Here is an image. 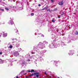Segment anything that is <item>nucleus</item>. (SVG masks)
Returning <instances> with one entry per match:
<instances>
[{"label":"nucleus","instance_id":"1","mask_svg":"<svg viewBox=\"0 0 78 78\" xmlns=\"http://www.w3.org/2000/svg\"><path fill=\"white\" fill-rule=\"evenodd\" d=\"M36 75V77L38 78L39 77V73H34V74H32L30 75V76H34V75Z\"/></svg>","mask_w":78,"mask_h":78},{"label":"nucleus","instance_id":"2","mask_svg":"<svg viewBox=\"0 0 78 78\" xmlns=\"http://www.w3.org/2000/svg\"><path fill=\"white\" fill-rule=\"evenodd\" d=\"M58 5H60V6H62V5H63V1H62V2H60L58 3Z\"/></svg>","mask_w":78,"mask_h":78},{"label":"nucleus","instance_id":"3","mask_svg":"<svg viewBox=\"0 0 78 78\" xmlns=\"http://www.w3.org/2000/svg\"><path fill=\"white\" fill-rule=\"evenodd\" d=\"M9 25H12L13 24V21H12V20H11L10 21H9Z\"/></svg>","mask_w":78,"mask_h":78},{"label":"nucleus","instance_id":"4","mask_svg":"<svg viewBox=\"0 0 78 78\" xmlns=\"http://www.w3.org/2000/svg\"><path fill=\"white\" fill-rule=\"evenodd\" d=\"M3 37H6V36H7V34H3Z\"/></svg>","mask_w":78,"mask_h":78},{"label":"nucleus","instance_id":"5","mask_svg":"<svg viewBox=\"0 0 78 78\" xmlns=\"http://www.w3.org/2000/svg\"><path fill=\"white\" fill-rule=\"evenodd\" d=\"M44 9H48V6H47L46 7H44Z\"/></svg>","mask_w":78,"mask_h":78},{"label":"nucleus","instance_id":"6","mask_svg":"<svg viewBox=\"0 0 78 78\" xmlns=\"http://www.w3.org/2000/svg\"><path fill=\"white\" fill-rule=\"evenodd\" d=\"M64 12H62L61 13V15H64Z\"/></svg>","mask_w":78,"mask_h":78},{"label":"nucleus","instance_id":"7","mask_svg":"<svg viewBox=\"0 0 78 78\" xmlns=\"http://www.w3.org/2000/svg\"><path fill=\"white\" fill-rule=\"evenodd\" d=\"M31 16H34V13H31Z\"/></svg>","mask_w":78,"mask_h":78},{"label":"nucleus","instance_id":"8","mask_svg":"<svg viewBox=\"0 0 78 78\" xmlns=\"http://www.w3.org/2000/svg\"><path fill=\"white\" fill-rule=\"evenodd\" d=\"M76 35H78V31H76Z\"/></svg>","mask_w":78,"mask_h":78},{"label":"nucleus","instance_id":"9","mask_svg":"<svg viewBox=\"0 0 78 78\" xmlns=\"http://www.w3.org/2000/svg\"><path fill=\"white\" fill-rule=\"evenodd\" d=\"M9 48H12V45H10Z\"/></svg>","mask_w":78,"mask_h":78},{"label":"nucleus","instance_id":"10","mask_svg":"<svg viewBox=\"0 0 78 78\" xmlns=\"http://www.w3.org/2000/svg\"><path fill=\"white\" fill-rule=\"evenodd\" d=\"M31 72H34V69H32L31 70Z\"/></svg>","mask_w":78,"mask_h":78},{"label":"nucleus","instance_id":"11","mask_svg":"<svg viewBox=\"0 0 78 78\" xmlns=\"http://www.w3.org/2000/svg\"><path fill=\"white\" fill-rule=\"evenodd\" d=\"M18 32H19V31H18V30H16V31H15V33H17V34L18 33Z\"/></svg>","mask_w":78,"mask_h":78},{"label":"nucleus","instance_id":"12","mask_svg":"<svg viewBox=\"0 0 78 78\" xmlns=\"http://www.w3.org/2000/svg\"><path fill=\"white\" fill-rule=\"evenodd\" d=\"M5 9H6V10H7V11H8L9 10V9L8 8H5Z\"/></svg>","mask_w":78,"mask_h":78},{"label":"nucleus","instance_id":"13","mask_svg":"<svg viewBox=\"0 0 78 78\" xmlns=\"http://www.w3.org/2000/svg\"><path fill=\"white\" fill-rule=\"evenodd\" d=\"M2 35V33H0V37H1Z\"/></svg>","mask_w":78,"mask_h":78},{"label":"nucleus","instance_id":"14","mask_svg":"<svg viewBox=\"0 0 78 78\" xmlns=\"http://www.w3.org/2000/svg\"><path fill=\"white\" fill-rule=\"evenodd\" d=\"M30 76H26V78H28L29 77H30Z\"/></svg>","mask_w":78,"mask_h":78},{"label":"nucleus","instance_id":"15","mask_svg":"<svg viewBox=\"0 0 78 78\" xmlns=\"http://www.w3.org/2000/svg\"><path fill=\"white\" fill-rule=\"evenodd\" d=\"M1 9V10L2 11H4V9Z\"/></svg>","mask_w":78,"mask_h":78},{"label":"nucleus","instance_id":"16","mask_svg":"<svg viewBox=\"0 0 78 78\" xmlns=\"http://www.w3.org/2000/svg\"><path fill=\"white\" fill-rule=\"evenodd\" d=\"M52 22H55V20H52Z\"/></svg>","mask_w":78,"mask_h":78},{"label":"nucleus","instance_id":"17","mask_svg":"<svg viewBox=\"0 0 78 78\" xmlns=\"http://www.w3.org/2000/svg\"><path fill=\"white\" fill-rule=\"evenodd\" d=\"M45 8H44L43 9H42L41 10H42L43 11H44V10H45Z\"/></svg>","mask_w":78,"mask_h":78},{"label":"nucleus","instance_id":"18","mask_svg":"<svg viewBox=\"0 0 78 78\" xmlns=\"http://www.w3.org/2000/svg\"><path fill=\"white\" fill-rule=\"evenodd\" d=\"M51 1L52 3L54 2V1H53V0H51Z\"/></svg>","mask_w":78,"mask_h":78},{"label":"nucleus","instance_id":"19","mask_svg":"<svg viewBox=\"0 0 78 78\" xmlns=\"http://www.w3.org/2000/svg\"><path fill=\"white\" fill-rule=\"evenodd\" d=\"M35 52H32V54H34Z\"/></svg>","mask_w":78,"mask_h":78},{"label":"nucleus","instance_id":"20","mask_svg":"<svg viewBox=\"0 0 78 78\" xmlns=\"http://www.w3.org/2000/svg\"><path fill=\"white\" fill-rule=\"evenodd\" d=\"M44 73H45V75H47V72H45Z\"/></svg>","mask_w":78,"mask_h":78},{"label":"nucleus","instance_id":"21","mask_svg":"<svg viewBox=\"0 0 78 78\" xmlns=\"http://www.w3.org/2000/svg\"><path fill=\"white\" fill-rule=\"evenodd\" d=\"M41 6V4L38 5V6Z\"/></svg>","mask_w":78,"mask_h":78},{"label":"nucleus","instance_id":"22","mask_svg":"<svg viewBox=\"0 0 78 78\" xmlns=\"http://www.w3.org/2000/svg\"><path fill=\"white\" fill-rule=\"evenodd\" d=\"M28 72H31V71L30 70L28 71Z\"/></svg>","mask_w":78,"mask_h":78},{"label":"nucleus","instance_id":"23","mask_svg":"<svg viewBox=\"0 0 78 78\" xmlns=\"http://www.w3.org/2000/svg\"><path fill=\"white\" fill-rule=\"evenodd\" d=\"M2 52H0V55H2Z\"/></svg>","mask_w":78,"mask_h":78},{"label":"nucleus","instance_id":"24","mask_svg":"<svg viewBox=\"0 0 78 78\" xmlns=\"http://www.w3.org/2000/svg\"><path fill=\"white\" fill-rule=\"evenodd\" d=\"M50 11V9H48V10H47V11Z\"/></svg>","mask_w":78,"mask_h":78},{"label":"nucleus","instance_id":"25","mask_svg":"<svg viewBox=\"0 0 78 78\" xmlns=\"http://www.w3.org/2000/svg\"><path fill=\"white\" fill-rule=\"evenodd\" d=\"M60 17H61V16H58V18H60Z\"/></svg>","mask_w":78,"mask_h":78},{"label":"nucleus","instance_id":"26","mask_svg":"<svg viewBox=\"0 0 78 78\" xmlns=\"http://www.w3.org/2000/svg\"><path fill=\"white\" fill-rule=\"evenodd\" d=\"M67 26H68V27H69V26H70V25H69V24H68V25H67Z\"/></svg>","mask_w":78,"mask_h":78},{"label":"nucleus","instance_id":"27","mask_svg":"<svg viewBox=\"0 0 78 78\" xmlns=\"http://www.w3.org/2000/svg\"><path fill=\"white\" fill-rule=\"evenodd\" d=\"M69 28V29H70V27H69V28Z\"/></svg>","mask_w":78,"mask_h":78},{"label":"nucleus","instance_id":"28","mask_svg":"<svg viewBox=\"0 0 78 78\" xmlns=\"http://www.w3.org/2000/svg\"><path fill=\"white\" fill-rule=\"evenodd\" d=\"M16 78H19V77L17 76V77H16Z\"/></svg>","mask_w":78,"mask_h":78},{"label":"nucleus","instance_id":"29","mask_svg":"<svg viewBox=\"0 0 78 78\" xmlns=\"http://www.w3.org/2000/svg\"><path fill=\"white\" fill-rule=\"evenodd\" d=\"M15 39H12V41H14V40Z\"/></svg>","mask_w":78,"mask_h":78},{"label":"nucleus","instance_id":"30","mask_svg":"<svg viewBox=\"0 0 78 78\" xmlns=\"http://www.w3.org/2000/svg\"><path fill=\"white\" fill-rule=\"evenodd\" d=\"M29 61H30V60H29Z\"/></svg>","mask_w":78,"mask_h":78},{"label":"nucleus","instance_id":"31","mask_svg":"<svg viewBox=\"0 0 78 78\" xmlns=\"http://www.w3.org/2000/svg\"><path fill=\"white\" fill-rule=\"evenodd\" d=\"M58 78H59V77H58Z\"/></svg>","mask_w":78,"mask_h":78},{"label":"nucleus","instance_id":"32","mask_svg":"<svg viewBox=\"0 0 78 78\" xmlns=\"http://www.w3.org/2000/svg\"><path fill=\"white\" fill-rule=\"evenodd\" d=\"M1 60V59L0 58V60Z\"/></svg>","mask_w":78,"mask_h":78}]
</instances>
